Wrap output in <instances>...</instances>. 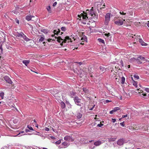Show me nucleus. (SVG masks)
Masks as SVG:
<instances>
[{
  "instance_id": "bb28decb",
  "label": "nucleus",
  "mask_w": 149,
  "mask_h": 149,
  "mask_svg": "<svg viewBox=\"0 0 149 149\" xmlns=\"http://www.w3.org/2000/svg\"><path fill=\"white\" fill-rule=\"evenodd\" d=\"M41 31L43 32L45 34L47 33H48V31L46 29H42L41 30Z\"/></svg>"
},
{
  "instance_id": "79ce46f5",
  "label": "nucleus",
  "mask_w": 149,
  "mask_h": 149,
  "mask_svg": "<svg viewBox=\"0 0 149 149\" xmlns=\"http://www.w3.org/2000/svg\"><path fill=\"white\" fill-rule=\"evenodd\" d=\"M134 77H135V78H136V79H139V76L137 75H134Z\"/></svg>"
},
{
  "instance_id": "69168bd1",
  "label": "nucleus",
  "mask_w": 149,
  "mask_h": 149,
  "mask_svg": "<svg viewBox=\"0 0 149 149\" xmlns=\"http://www.w3.org/2000/svg\"><path fill=\"white\" fill-rule=\"evenodd\" d=\"M18 24H19V21L18 20H17L16 22Z\"/></svg>"
},
{
  "instance_id": "c9c22d12",
  "label": "nucleus",
  "mask_w": 149,
  "mask_h": 149,
  "mask_svg": "<svg viewBox=\"0 0 149 149\" xmlns=\"http://www.w3.org/2000/svg\"><path fill=\"white\" fill-rule=\"evenodd\" d=\"M61 142V141L60 140H58L55 143L56 144H59Z\"/></svg>"
},
{
  "instance_id": "2f4dec72",
  "label": "nucleus",
  "mask_w": 149,
  "mask_h": 149,
  "mask_svg": "<svg viewBox=\"0 0 149 149\" xmlns=\"http://www.w3.org/2000/svg\"><path fill=\"white\" fill-rule=\"evenodd\" d=\"M98 17V15L97 14H96L94 13V19H97Z\"/></svg>"
},
{
  "instance_id": "49530a36",
  "label": "nucleus",
  "mask_w": 149,
  "mask_h": 149,
  "mask_svg": "<svg viewBox=\"0 0 149 149\" xmlns=\"http://www.w3.org/2000/svg\"><path fill=\"white\" fill-rule=\"evenodd\" d=\"M114 112H115V111H114V110L113 109V110L110 111L109 113L110 114H113Z\"/></svg>"
},
{
  "instance_id": "9b49d317",
  "label": "nucleus",
  "mask_w": 149,
  "mask_h": 149,
  "mask_svg": "<svg viewBox=\"0 0 149 149\" xmlns=\"http://www.w3.org/2000/svg\"><path fill=\"white\" fill-rule=\"evenodd\" d=\"M103 142H102L101 141L98 140L94 143V145L96 146H99Z\"/></svg>"
},
{
  "instance_id": "2eb2a0df",
  "label": "nucleus",
  "mask_w": 149,
  "mask_h": 149,
  "mask_svg": "<svg viewBox=\"0 0 149 149\" xmlns=\"http://www.w3.org/2000/svg\"><path fill=\"white\" fill-rule=\"evenodd\" d=\"M34 17L33 16L30 15V16H27L26 17V19L29 21H30L32 17Z\"/></svg>"
},
{
  "instance_id": "a18cd8bd",
  "label": "nucleus",
  "mask_w": 149,
  "mask_h": 149,
  "mask_svg": "<svg viewBox=\"0 0 149 149\" xmlns=\"http://www.w3.org/2000/svg\"><path fill=\"white\" fill-rule=\"evenodd\" d=\"M93 141V140H91V141H87L86 142V143H87L89 144L90 143H91Z\"/></svg>"
},
{
  "instance_id": "774afa93",
  "label": "nucleus",
  "mask_w": 149,
  "mask_h": 149,
  "mask_svg": "<svg viewBox=\"0 0 149 149\" xmlns=\"http://www.w3.org/2000/svg\"><path fill=\"white\" fill-rule=\"evenodd\" d=\"M43 149H47V148H43Z\"/></svg>"
},
{
  "instance_id": "f8f14e48",
  "label": "nucleus",
  "mask_w": 149,
  "mask_h": 149,
  "mask_svg": "<svg viewBox=\"0 0 149 149\" xmlns=\"http://www.w3.org/2000/svg\"><path fill=\"white\" fill-rule=\"evenodd\" d=\"M22 34V35L21 37H22L25 41H28L30 40V39L27 38L23 33Z\"/></svg>"
},
{
  "instance_id": "ea45409f",
  "label": "nucleus",
  "mask_w": 149,
  "mask_h": 149,
  "mask_svg": "<svg viewBox=\"0 0 149 149\" xmlns=\"http://www.w3.org/2000/svg\"><path fill=\"white\" fill-rule=\"evenodd\" d=\"M103 125H104L103 124H98L97 125V126L100 127H101V126H103Z\"/></svg>"
},
{
  "instance_id": "37998d69",
  "label": "nucleus",
  "mask_w": 149,
  "mask_h": 149,
  "mask_svg": "<svg viewBox=\"0 0 149 149\" xmlns=\"http://www.w3.org/2000/svg\"><path fill=\"white\" fill-rule=\"evenodd\" d=\"M145 91H146V92H148V93H149V88H146L145 89Z\"/></svg>"
},
{
  "instance_id": "338daca9",
  "label": "nucleus",
  "mask_w": 149,
  "mask_h": 149,
  "mask_svg": "<svg viewBox=\"0 0 149 149\" xmlns=\"http://www.w3.org/2000/svg\"><path fill=\"white\" fill-rule=\"evenodd\" d=\"M33 121H34V123H36V120H33Z\"/></svg>"
},
{
  "instance_id": "8fccbe9b",
  "label": "nucleus",
  "mask_w": 149,
  "mask_h": 149,
  "mask_svg": "<svg viewBox=\"0 0 149 149\" xmlns=\"http://www.w3.org/2000/svg\"><path fill=\"white\" fill-rule=\"evenodd\" d=\"M141 95H143V96L144 97H146V93H144L143 92L141 94Z\"/></svg>"
},
{
  "instance_id": "58836bf2",
  "label": "nucleus",
  "mask_w": 149,
  "mask_h": 149,
  "mask_svg": "<svg viewBox=\"0 0 149 149\" xmlns=\"http://www.w3.org/2000/svg\"><path fill=\"white\" fill-rule=\"evenodd\" d=\"M133 85L135 86L136 87H137V83L136 82L134 81V82L133 83Z\"/></svg>"
},
{
  "instance_id": "ddd939ff",
  "label": "nucleus",
  "mask_w": 149,
  "mask_h": 149,
  "mask_svg": "<svg viewBox=\"0 0 149 149\" xmlns=\"http://www.w3.org/2000/svg\"><path fill=\"white\" fill-rule=\"evenodd\" d=\"M64 139L65 141H69L71 140L72 138L70 136H67L64 137Z\"/></svg>"
},
{
  "instance_id": "6ab92c4d",
  "label": "nucleus",
  "mask_w": 149,
  "mask_h": 149,
  "mask_svg": "<svg viewBox=\"0 0 149 149\" xmlns=\"http://www.w3.org/2000/svg\"><path fill=\"white\" fill-rule=\"evenodd\" d=\"M24 131L20 132L19 134H18L16 136H20L22 135H24Z\"/></svg>"
},
{
  "instance_id": "473e14b6",
  "label": "nucleus",
  "mask_w": 149,
  "mask_h": 149,
  "mask_svg": "<svg viewBox=\"0 0 149 149\" xmlns=\"http://www.w3.org/2000/svg\"><path fill=\"white\" fill-rule=\"evenodd\" d=\"M136 62L139 64H141L142 63V62L140 61V59L138 58L136 60Z\"/></svg>"
},
{
  "instance_id": "6e6d98bb",
  "label": "nucleus",
  "mask_w": 149,
  "mask_h": 149,
  "mask_svg": "<svg viewBox=\"0 0 149 149\" xmlns=\"http://www.w3.org/2000/svg\"><path fill=\"white\" fill-rule=\"evenodd\" d=\"M76 63H77L79 64L80 65H81L82 64V62H76Z\"/></svg>"
},
{
  "instance_id": "39448f33",
  "label": "nucleus",
  "mask_w": 149,
  "mask_h": 149,
  "mask_svg": "<svg viewBox=\"0 0 149 149\" xmlns=\"http://www.w3.org/2000/svg\"><path fill=\"white\" fill-rule=\"evenodd\" d=\"M4 80L8 83L9 84H12L13 83L10 79L8 76H5L3 77Z\"/></svg>"
},
{
  "instance_id": "f3484780",
  "label": "nucleus",
  "mask_w": 149,
  "mask_h": 149,
  "mask_svg": "<svg viewBox=\"0 0 149 149\" xmlns=\"http://www.w3.org/2000/svg\"><path fill=\"white\" fill-rule=\"evenodd\" d=\"M70 94L71 97H74L76 95V93L75 92L72 91L70 92Z\"/></svg>"
},
{
  "instance_id": "0e129e2a",
  "label": "nucleus",
  "mask_w": 149,
  "mask_h": 149,
  "mask_svg": "<svg viewBox=\"0 0 149 149\" xmlns=\"http://www.w3.org/2000/svg\"><path fill=\"white\" fill-rule=\"evenodd\" d=\"M147 25L149 28V23H148L147 24Z\"/></svg>"
},
{
  "instance_id": "a211bd4d",
  "label": "nucleus",
  "mask_w": 149,
  "mask_h": 149,
  "mask_svg": "<svg viewBox=\"0 0 149 149\" xmlns=\"http://www.w3.org/2000/svg\"><path fill=\"white\" fill-rule=\"evenodd\" d=\"M99 68L102 72H104L106 71V68L103 66H100Z\"/></svg>"
},
{
  "instance_id": "a19ab883",
  "label": "nucleus",
  "mask_w": 149,
  "mask_h": 149,
  "mask_svg": "<svg viewBox=\"0 0 149 149\" xmlns=\"http://www.w3.org/2000/svg\"><path fill=\"white\" fill-rule=\"evenodd\" d=\"M120 13V14L121 15H125L126 14V13H124L123 12H121V11H120V12H119Z\"/></svg>"
},
{
  "instance_id": "20e7f679",
  "label": "nucleus",
  "mask_w": 149,
  "mask_h": 149,
  "mask_svg": "<svg viewBox=\"0 0 149 149\" xmlns=\"http://www.w3.org/2000/svg\"><path fill=\"white\" fill-rule=\"evenodd\" d=\"M75 103L77 105L81 106V100L78 97H75L74 99Z\"/></svg>"
},
{
  "instance_id": "412c9836",
  "label": "nucleus",
  "mask_w": 149,
  "mask_h": 149,
  "mask_svg": "<svg viewBox=\"0 0 149 149\" xmlns=\"http://www.w3.org/2000/svg\"><path fill=\"white\" fill-rule=\"evenodd\" d=\"M60 104L61 107L63 109H64L65 107V104L62 101L61 102Z\"/></svg>"
},
{
  "instance_id": "c756f323",
  "label": "nucleus",
  "mask_w": 149,
  "mask_h": 149,
  "mask_svg": "<svg viewBox=\"0 0 149 149\" xmlns=\"http://www.w3.org/2000/svg\"><path fill=\"white\" fill-rule=\"evenodd\" d=\"M120 109L119 107H116L114 108L113 109V110H114V111L116 112V111L120 110Z\"/></svg>"
},
{
  "instance_id": "13d9d810",
  "label": "nucleus",
  "mask_w": 149,
  "mask_h": 149,
  "mask_svg": "<svg viewBox=\"0 0 149 149\" xmlns=\"http://www.w3.org/2000/svg\"><path fill=\"white\" fill-rule=\"evenodd\" d=\"M25 131L26 132H29L30 131L29 129H26L25 130Z\"/></svg>"
},
{
  "instance_id": "e2e57ef3",
  "label": "nucleus",
  "mask_w": 149,
  "mask_h": 149,
  "mask_svg": "<svg viewBox=\"0 0 149 149\" xmlns=\"http://www.w3.org/2000/svg\"><path fill=\"white\" fill-rule=\"evenodd\" d=\"M35 126L36 127L38 128V125L37 124H36V125Z\"/></svg>"
},
{
  "instance_id": "052dcab7",
  "label": "nucleus",
  "mask_w": 149,
  "mask_h": 149,
  "mask_svg": "<svg viewBox=\"0 0 149 149\" xmlns=\"http://www.w3.org/2000/svg\"><path fill=\"white\" fill-rule=\"evenodd\" d=\"M90 99H90V97H87V100H90Z\"/></svg>"
},
{
  "instance_id": "6e6552de",
  "label": "nucleus",
  "mask_w": 149,
  "mask_h": 149,
  "mask_svg": "<svg viewBox=\"0 0 149 149\" xmlns=\"http://www.w3.org/2000/svg\"><path fill=\"white\" fill-rule=\"evenodd\" d=\"M69 144L66 142L63 143L61 145V148H63L67 147L69 145Z\"/></svg>"
},
{
  "instance_id": "1a4fd4ad",
  "label": "nucleus",
  "mask_w": 149,
  "mask_h": 149,
  "mask_svg": "<svg viewBox=\"0 0 149 149\" xmlns=\"http://www.w3.org/2000/svg\"><path fill=\"white\" fill-rule=\"evenodd\" d=\"M22 33L23 32H22L20 33L17 32L15 33L14 36L17 38H19L21 37Z\"/></svg>"
},
{
  "instance_id": "5701e85b",
  "label": "nucleus",
  "mask_w": 149,
  "mask_h": 149,
  "mask_svg": "<svg viewBox=\"0 0 149 149\" xmlns=\"http://www.w3.org/2000/svg\"><path fill=\"white\" fill-rule=\"evenodd\" d=\"M125 81V78L124 77H121V83L122 84H123L124 83Z\"/></svg>"
},
{
  "instance_id": "5fc2aeb1",
  "label": "nucleus",
  "mask_w": 149,
  "mask_h": 149,
  "mask_svg": "<svg viewBox=\"0 0 149 149\" xmlns=\"http://www.w3.org/2000/svg\"><path fill=\"white\" fill-rule=\"evenodd\" d=\"M0 50H1V52H2L3 48H2V45H0Z\"/></svg>"
},
{
  "instance_id": "09e8293b",
  "label": "nucleus",
  "mask_w": 149,
  "mask_h": 149,
  "mask_svg": "<svg viewBox=\"0 0 149 149\" xmlns=\"http://www.w3.org/2000/svg\"><path fill=\"white\" fill-rule=\"evenodd\" d=\"M127 114H126V115H123L122 116V118H125V117H127Z\"/></svg>"
},
{
  "instance_id": "603ef678",
  "label": "nucleus",
  "mask_w": 149,
  "mask_h": 149,
  "mask_svg": "<svg viewBox=\"0 0 149 149\" xmlns=\"http://www.w3.org/2000/svg\"><path fill=\"white\" fill-rule=\"evenodd\" d=\"M112 121L113 123H115L116 121V119H115L112 118Z\"/></svg>"
},
{
  "instance_id": "4468645a",
  "label": "nucleus",
  "mask_w": 149,
  "mask_h": 149,
  "mask_svg": "<svg viewBox=\"0 0 149 149\" xmlns=\"http://www.w3.org/2000/svg\"><path fill=\"white\" fill-rule=\"evenodd\" d=\"M30 62V61L29 60H25L23 61L22 62L25 65L27 66L28 64Z\"/></svg>"
},
{
  "instance_id": "b1692460",
  "label": "nucleus",
  "mask_w": 149,
  "mask_h": 149,
  "mask_svg": "<svg viewBox=\"0 0 149 149\" xmlns=\"http://www.w3.org/2000/svg\"><path fill=\"white\" fill-rule=\"evenodd\" d=\"M82 116V114L80 113H79L77 114V117L78 119H79Z\"/></svg>"
},
{
  "instance_id": "c85d7f7f",
  "label": "nucleus",
  "mask_w": 149,
  "mask_h": 149,
  "mask_svg": "<svg viewBox=\"0 0 149 149\" xmlns=\"http://www.w3.org/2000/svg\"><path fill=\"white\" fill-rule=\"evenodd\" d=\"M4 94V93L3 92L0 93V96L1 97L2 99H3V98Z\"/></svg>"
},
{
  "instance_id": "72a5a7b5",
  "label": "nucleus",
  "mask_w": 149,
  "mask_h": 149,
  "mask_svg": "<svg viewBox=\"0 0 149 149\" xmlns=\"http://www.w3.org/2000/svg\"><path fill=\"white\" fill-rule=\"evenodd\" d=\"M27 127L30 130H33V128L29 126V125H28Z\"/></svg>"
},
{
  "instance_id": "f257e3e1",
  "label": "nucleus",
  "mask_w": 149,
  "mask_h": 149,
  "mask_svg": "<svg viewBox=\"0 0 149 149\" xmlns=\"http://www.w3.org/2000/svg\"><path fill=\"white\" fill-rule=\"evenodd\" d=\"M61 33L59 29H58L57 30H54L52 33L51 37L52 38L51 39L55 40V39H57V40L59 43L61 42L62 43L63 42L66 43L72 42L71 39L68 36L65 37V39L63 40V39L57 37L58 35H61Z\"/></svg>"
},
{
  "instance_id": "dca6fc26",
  "label": "nucleus",
  "mask_w": 149,
  "mask_h": 149,
  "mask_svg": "<svg viewBox=\"0 0 149 149\" xmlns=\"http://www.w3.org/2000/svg\"><path fill=\"white\" fill-rule=\"evenodd\" d=\"M138 58L140 60H141L142 61H146V59L144 57H143L141 56H139V57H138Z\"/></svg>"
},
{
  "instance_id": "7ed1b4c3",
  "label": "nucleus",
  "mask_w": 149,
  "mask_h": 149,
  "mask_svg": "<svg viewBox=\"0 0 149 149\" xmlns=\"http://www.w3.org/2000/svg\"><path fill=\"white\" fill-rule=\"evenodd\" d=\"M111 13H107L105 16L104 24L105 25H108L110 21Z\"/></svg>"
},
{
  "instance_id": "4d7b16f0",
  "label": "nucleus",
  "mask_w": 149,
  "mask_h": 149,
  "mask_svg": "<svg viewBox=\"0 0 149 149\" xmlns=\"http://www.w3.org/2000/svg\"><path fill=\"white\" fill-rule=\"evenodd\" d=\"M51 138L52 139H55V137H54V136H51Z\"/></svg>"
},
{
  "instance_id": "f704fd0d",
  "label": "nucleus",
  "mask_w": 149,
  "mask_h": 149,
  "mask_svg": "<svg viewBox=\"0 0 149 149\" xmlns=\"http://www.w3.org/2000/svg\"><path fill=\"white\" fill-rule=\"evenodd\" d=\"M61 29L62 31H65L66 30V29L65 27L63 26V27H62L61 28Z\"/></svg>"
},
{
  "instance_id": "4be33fe9",
  "label": "nucleus",
  "mask_w": 149,
  "mask_h": 149,
  "mask_svg": "<svg viewBox=\"0 0 149 149\" xmlns=\"http://www.w3.org/2000/svg\"><path fill=\"white\" fill-rule=\"evenodd\" d=\"M100 42L104 44H105V42L104 40L102 39L101 38H98L97 39Z\"/></svg>"
},
{
  "instance_id": "bf43d9fd",
  "label": "nucleus",
  "mask_w": 149,
  "mask_h": 149,
  "mask_svg": "<svg viewBox=\"0 0 149 149\" xmlns=\"http://www.w3.org/2000/svg\"><path fill=\"white\" fill-rule=\"evenodd\" d=\"M120 63H121V64L122 65V66H123V61H121Z\"/></svg>"
},
{
  "instance_id": "a878e982",
  "label": "nucleus",
  "mask_w": 149,
  "mask_h": 149,
  "mask_svg": "<svg viewBox=\"0 0 149 149\" xmlns=\"http://www.w3.org/2000/svg\"><path fill=\"white\" fill-rule=\"evenodd\" d=\"M47 10L49 13H51V7L50 6L47 7L46 8Z\"/></svg>"
},
{
  "instance_id": "f03ea898",
  "label": "nucleus",
  "mask_w": 149,
  "mask_h": 149,
  "mask_svg": "<svg viewBox=\"0 0 149 149\" xmlns=\"http://www.w3.org/2000/svg\"><path fill=\"white\" fill-rule=\"evenodd\" d=\"M93 7H92L91 9L88 12V15L86 14L84 11L82 13H80L78 15V19L79 20L84 24H86V21L89 18L90 19L93 18Z\"/></svg>"
},
{
  "instance_id": "3c124183",
  "label": "nucleus",
  "mask_w": 149,
  "mask_h": 149,
  "mask_svg": "<svg viewBox=\"0 0 149 149\" xmlns=\"http://www.w3.org/2000/svg\"><path fill=\"white\" fill-rule=\"evenodd\" d=\"M102 6L100 7V9H101L102 8H105V6L104 5L101 6Z\"/></svg>"
},
{
  "instance_id": "4c0bfd02",
  "label": "nucleus",
  "mask_w": 149,
  "mask_h": 149,
  "mask_svg": "<svg viewBox=\"0 0 149 149\" xmlns=\"http://www.w3.org/2000/svg\"><path fill=\"white\" fill-rule=\"evenodd\" d=\"M93 145L92 144L91 145L89 144V147L90 149H92L93 148Z\"/></svg>"
},
{
  "instance_id": "aec40b11",
  "label": "nucleus",
  "mask_w": 149,
  "mask_h": 149,
  "mask_svg": "<svg viewBox=\"0 0 149 149\" xmlns=\"http://www.w3.org/2000/svg\"><path fill=\"white\" fill-rule=\"evenodd\" d=\"M116 139V138H110L108 139V141L111 142V141H114Z\"/></svg>"
},
{
  "instance_id": "423d86ee",
  "label": "nucleus",
  "mask_w": 149,
  "mask_h": 149,
  "mask_svg": "<svg viewBox=\"0 0 149 149\" xmlns=\"http://www.w3.org/2000/svg\"><path fill=\"white\" fill-rule=\"evenodd\" d=\"M114 24L118 26H121L123 24V21L122 20L119 19L115 21Z\"/></svg>"
},
{
  "instance_id": "0eeeda50",
  "label": "nucleus",
  "mask_w": 149,
  "mask_h": 149,
  "mask_svg": "<svg viewBox=\"0 0 149 149\" xmlns=\"http://www.w3.org/2000/svg\"><path fill=\"white\" fill-rule=\"evenodd\" d=\"M125 140L123 139H120L118 140L117 142V144L119 146L123 145L124 143H125Z\"/></svg>"
},
{
  "instance_id": "864d4df0",
  "label": "nucleus",
  "mask_w": 149,
  "mask_h": 149,
  "mask_svg": "<svg viewBox=\"0 0 149 149\" xmlns=\"http://www.w3.org/2000/svg\"><path fill=\"white\" fill-rule=\"evenodd\" d=\"M57 4V2H54L53 4V6H55Z\"/></svg>"
},
{
  "instance_id": "e433bc0d",
  "label": "nucleus",
  "mask_w": 149,
  "mask_h": 149,
  "mask_svg": "<svg viewBox=\"0 0 149 149\" xmlns=\"http://www.w3.org/2000/svg\"><path fill=\"white\" fill-rule=\"evenodd\" d=\"M111 102V101H110L109 100H107L104 101V103L106 104V103H108Z\"/></svg>"
},
{
  "instance_id": "cd10ccee",
  "label": "nucleus",
  "mask_w": 149,
  "mask_h": 149,
  "mask_svg": "<svg viewBox=\"0 0 149 149\" xmlns=\"http://www.w3.org/2000/svg\"><path fill=\"white\" fill-rule=\"evenodd\" d=\"M137 59L135 58H134L133 57V58H132L130 59V61L131 62H132L135 61H136V60H137Z\"/></svg>"
},
{
  "instance_id": "7c9ffc66",
  "label": "nucleus",
  "mask_w": 149,
  "mask_h": 149,
  "mask_svg": "<svg viewBox=\"0 0 149 149\" xmlns=\"http://www.w3.org/2000/svg\"><path fill=\"white\" fill-rule=\"evenodd\" d=\"M44 38L41 36V38L39 40V42H42L44 40Z\"/></svg>"
},
{
  "instance_id": "c03bdc74",
  "label": "nucleus",
  "mask_w": 149,
  "mask_h": 149,
  "mask_svg": "<svg viewBox=\"0 0 149 149\" xmlns=\"http://www.w3.org/2000/svg\"><path fill=\"white\" fill-rule=\"evenodd\" d=\"M124 122H122V123H120V125L122 126L123 127H124Z\"/></svg>"
},
{
  "instance_id": "9d476101",
  "label": "nucleus",
  "mask_w": 149,
  "mask_h": 149,
  "mask_svg": "<svg viewBox=\"0 0 149 149\" xmlns=\"http://www.w3.org/2000/svg\"><path fill=\"white\" fill-rule=\"evenodd\" d=\"M139 42L141 44V45L143 46H146L148 45L147 44L145 43L142 40V39L140 38H139Z\"/></svg>"
},
{
  "instance_id": "de8ad7c7",
  "label": "nucleus",
  "mask_w": 149,
  "mask_h": 149,
  "mask_svg": "<svg viewBox=\"0 0 149 149\" xmlns=\"http://www.w3.org/2000/svg\"><path fill=\"white\" fill-rule=\"evenodd\" d=\"M45 130L47 131H48L49 130V129L47 127H45Z\"/></svg>"
},
{
  "instance_id": "680f3d73",
  "label": "nucleus",
  "mask_w": 149,
  "mask_h": 149,
  "mask_svg": "<svg viewBox=\"0 0 149 149\" xmlns=\"http://www.w3.org/2000/svg\"><path fill=\"white\" fill-rule=\"evenodd\" d=\"M93 109V107H92L91 108H90L89 110H92Z\"/></svg>"
},
{
  "instance_id": "393cba45",
  "label": "nucleus",
  "mask_w": 149,
  "mask_h": 149,
  "mask_svg": "<svg viewBox=\"0 0 149 149\" xmlns=\"http://www.w3.org/2000/svg\"><path fill=\"white\" fill-rule=\"evenodd\" d=\"M81 40H84V41H85L86 42H87V38H86V37L85 36H83L82 38H81Z\"/></svg>"
}]
</instances>
